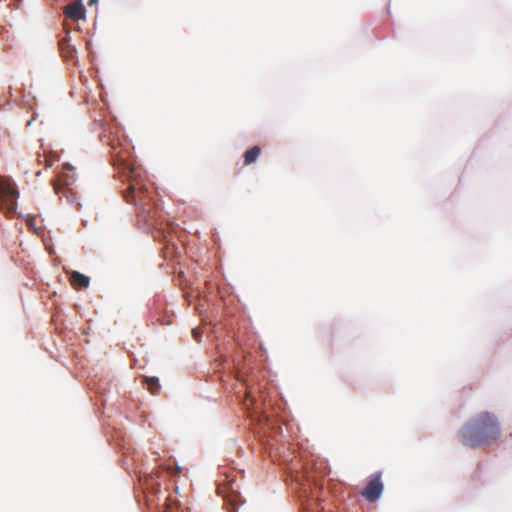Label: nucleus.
<instances>
[{
	"instance_id": "obj_3",
	"label": "nucleus",
	"mask_w": 512,
	"mask_h": 512,
	"mask_svg": "<svg viewBox=\"0 0 512 512\" xmlns=\"http://www.w3.org/2000/svg\"><path fill=\"white\" fill-rule=\"evenodd\" d=\"M18 191L10 179L0 177V211L7 216L16 213Z\"/></svg>"
},
{
	"instance_id": "obj_7",
	"label": "nucleus",
	"mask_w": 512,
	"mask_h": 512,
	"mask_svg": "<svg viewBox=\"0 0 512 512\" xmlns=\"http://www.w3.org/2000/svg\"><path fill=\"white\" fill-rule=\"evenodd\" d=\"M107 139V144L111 146V154L114 160V164H118L123 166V168H128V164L126 163V153L122 149L118 148L113 140H110L109 137L104 134L103 140Z\"/></svg>"
},
{
	"instance_id": "obj_12",
	"label": "nucleus",
	"mask_w": 512,
	"mask_h": 512,
	"mask_svg": "<svg viewBox=\"0 0 512 512\" xmlns=\"http://www.w3.org/2000/svg\"><path fill=\"white\" fill-rule=\"evenodd\" d=\"M144 383L151 394L157 395L159 393L161 386L159 384L158 378L145 377Z\"/></svg>"
},
{
	"instance_id": "obj_8",
	"label": "nucleus",
	"mask_w": 512,
	"mask_h": 512,
	"mask_svg": "<svg viewBox=\"0 0 512 512\" xmlns=\"http://www.w3.org/2000/svg\"><path fill=\"white\" fill-rule=\"evenodd\" d=\"M64 14L69 19L80 20L85 16V9L80 1H75L65 6Z\"/></svg>"
},
{
	"instance_id": "obj_5",
	"label": "nucleus",
	"mask_w": 512,
	"mask_h": 512,
	"mask_svg": "<svg viewBox=\"0 0 512 512\" xmlns=\"http://www.w3.org/2000/svg\"><path fill=\"white\" fill-rule=\"evenodd\" d=\"M381 476V472H376L368 477L367 484L361 491V495L367 501L375 502L380 498L384 489Z\"/></svg>"
},
{
	"instance_id": "obj_1",
	"label": "nucleus",
	"mask_w": 512,
	"mask_h": 512,
	"mask_svg": "<svg viewBox=\"0 0 512 512\" xmlns=\"http://www.w3.org/2000/svg\"><path fill=\"white\" fill-rule=\"evenodd\" d=\"M500 434L496 416L489 412H481L461 429L459 440L463 445L475 448L495 442Z\"/></svg>"
},
{
	"instance_id": "obj_13",
	"label": "nucleus",
	"mask_w": 512,
	"mask_h": 512,
	"mask_svg": "<svg viewBox=\"0 0 512 512\" xmlns=\"http://www.w3.org/2000/svg\"><path fill=\"white\" fill-rule=\"evenodd\" d=\"M38 161H39V163H44L45 168L52 167V165H53V158L46 154L39 156Z\"/></svg>"
},
{
	"instance_id": "obj_4",
	"label": "nucleus",
	"mask_w": 512,
	"mask_h": 512,
	"mask_svg": "<svg viewBox=\"0 0 512 512\" xmlns=\"http://www.w3.org/2000/svg\"><path fill=\"white\" fill-rule=\"evenodd\" d=\"M245 386L246 390L243 405L245 406V409L247 410L249 417L255 419L259 423H261L262 421L267 422L268 416L261 411L260 403L254 395V389L248 384H245Z\"/></svg>"
},
{
	"instance_id": "obj_9",
	"label": "nucleus",
	"mask_w": 512,
	"mask_h": 512,
	"mask_svg": "<svg viewBox=\"0 0 512 512\" xmlns=\"http://www.w3.org/2000/svg\"><path fill=\"white\" fill-rule=\"evenodd\" d=\"M71 284L74 288H86L89 285V277L74 271L70 277Z\"/></svg>"
},
{
	"instance_id": "obj_10",
	"label": "nucleus",
	"mask_w": 512,
	"mask_h": 512,
	"mask_svg": "<svg viewBox=\"0 0 512 512\" xmlns=\"http://www.w3.org/2000/svg\"><path fill=\"white\" fill-rule=\"evenodd\" d=\"M59 49L63 58L72 59L74 57L75 48L70 44L68 39L64 38L59 41Z\"/></svg>"
},
{
	"instance_id": "obj_14",
	"label": "nucleus",
	"mask_w": 512,
	"mask_h": 512,
	"mask_svg": "<svg viewBox=\"0 0 512 512\" xmlns=\"http://www.w3.org/2000/svg\"><path fill=\"white\" fill-rule=\"evenodd\" d=\"M193 335H194V337H195V338H197V337H198V333H196V331H195V330H193Z\"/></svg>"
},
{
	"instance_id": "obj_6",
	"label": "nucleus",
	"mask_w": 512,
	"mask_h": 512,
	"mask_svg": "<svg viewBox=\"0 0 512 512\" xmlns=\"http://www.w3.org/2000/svg\"><path fill=\"white\" fill-rule=\"evenodd\" d=\"M73 182V178L66 174H61L58 176L57 180L53 181V189L54 192L58 195L63 194L66 197L67 202L70 204H76V206H80L79 202H77V195L69 187Z\"/></svg>"
},
{
	"instance_id": "obj_2",
	"label": "nucleus",
	"mask_w": 512,
	"mask_h": 512,
	"mask_svg": "<svg viewBox=\"0 0 512 512\" xmlns=\"http://www.w3.org/2000/svg\"><path fill=\"white\" fill-rule=\"evenodd\" d=\"M123 198L129 204L136 206L139 212L152 220L157 210L156 194L152 184L143 180L133 179L123 191Z\"/></svg>"
},
{
	"instance_id": "obj_11",
	"label": "nucleus",
	"mask_w": 512,
	"mask_h": 512,
	"mask_svg": "<svg viewBox=\"0 0 512 512\" xmlns=\"http://www.w3.org/2000/svg\"><path fill=\"white\" fill-rule=\"evenodd\" d=\"M261 149L259 146H253L244 153V164L251 165L256 162L260 155Z\"/></svg>"
}]
</instances>
